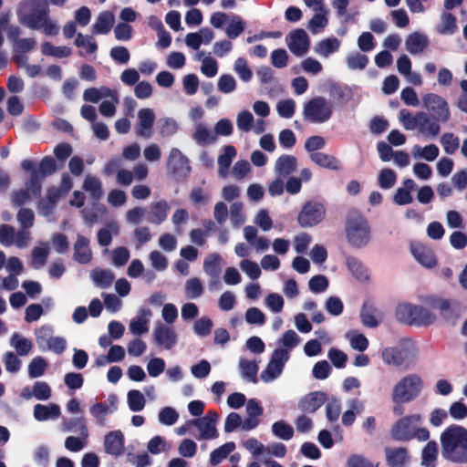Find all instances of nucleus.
Returning <instances> with one entry per match:
<instances>
[{
	"label": "nucleus",
	"instance_id": "nucleus-1",
	"mask_svg": "<svg viewBox=\"0 0 467 467\" xmlns=\"http://www.w3.org/2000/svg\"><path fill=\"white\" fill-rule=\"evenodd\" d=\"M442 457L454 463L467 462V429L457 424L448 426L441 434Z\"/></svg>",
	"mask_w": 467,
	"mask_h": 467
},
{
	"label": "nucleus",
	"instance_id": "nucleus-2",
	"mask_svg": "<svg viewBox=\"0 0 467 467\" xmlns=\"http://www.w3.org/2000/svg\"><path fill=\"white\" fill-rule=\"evenodd\" d=\"M345 230L349 244L355 248H362L370 241V227L368 223L358 211L348 213Z\"/></svg>",
	"mask_w": 467,
	"mask_h": 467
},
{
	"label": "nucleus",
	"instance_id": "nucleus-3",
	"mask_svg": "<svg viewBox=\"0 0 467 467\" xmlns=\"http://www.w3.org/2000/svg\"><path fill=\"white\" fill-rule=\"evenodd\" d=\"M423 389V380L418 374L411 373L400 379L393 387L391 400L400 406L416 400Z\"/></svg>",
	"mask_w": 467,
	"mask_h": 467
},
{
	"label": "nucleus",
	"instance_id": "nucleus-4",
	"mask_svg": "<svg viewBox=\"0 0 467 467\" xmlns=\"http://www.w3.org/2000/svg\"><path fill=\"white\" fill-rule=\"evenodd\" d=\"M396 319L408 326L428 327L436 320V316L421 306L400 304L395 309Z\"/></svg>",
	"mask_w": 467,
	"mask_h": 467
},
{
	"label": "nucleus",
	"instance_id": "nucleus-5",
	"mask_svg": "<svg viewBox=\"0 0 467 467\" xmlns=\"http://www.w3.org/2000/svg\"><path fill=\"white\" fill-rule=\"evenodd\" d=\"M49 15L47 0H24L18 11L19 22L25 26L38 30V25Z\"/></svg>",
	"mask_w": 467,
	"mask_h": 467
},
{
	"label": "nucleus",
	"instance_id": "nucleus-6",
	"mask_svg": "<svg viewBox=\"0 0 467 467\" xmlns=\"http://www.w3.org/2000/svg\"><path fill=\"white\" fill-rule=\"evenodd\" d=\"M303 115L312 123H323L331 118L332 106L324 97H316L305 104Z\"/></svg>",
	"mask_w": 467,
	"mask_h": 467
},
{
	"label": "nucleus",
	"instance_id": "nucleus-7",
	"mask_svg": "<svg viewBox=\"0 0 467 467\" xmlns=\"http://www.w3.org/2000/svg\"><path fill=\"white\" fill-rule=\"evenodd\" d=\"M325 205L317 201H308L304 203L297 215V223L303 228H310L319 224L326 217Z\"/></svg>",
	"mask_w": 467,
	"mask_h": 467
},
{
	"label": "nucleus",
	"instance_id": "nucleus-8",
	"mask_svg": "<svg viewBox=\"0 0 467 467\" xmlns=\"http://www.w3.org/2000/svg\"><path fill=\"white\" fill-rule=\"evenodd\" d=\"M419 414L405 416L398 420L390 429V437L396 441H410L413 439L414 423H420Z\"/></svg>",
	"mask_w": 467,
	"mask_h": 467
},
{
	"label": "nucleus",
	"instance_id": "nucleus-9",
	"mask_svg": "<svg viewBox=\"0 0 467 467\" xmlns=\"http://www.w3.org/2000/svg\"><path fill=\"white\" fill-rule=\"evenodd\" d=\"M426 109L436 121L446 122L450 119L451 113L447 101L441 96L429 93L422 98Z\"/></svg>",
	"mask_w": 467,
	"mask_h": 467
},
{
	"label": "nucleus",
	"instance_id": "nucleus-10",
	"mask_svg": "<svg viewBox=\"0 0 467 467\" xmlns=\"http://www.w3.org/2000/svg\"><path fill=\"white\" fill-rule=\"evenodd\" d=\"M433 306L439 310L443 321L450 326L456 325L463 308L459 301L443 298L437 299Z\"/></svg>",
	"mask_w": 467,
	"mask_h": 467
},
{
	"label": "nucleus",
	"instance_id": "nucleus-11",
	"mask_svg": "<svg viewBox=\"0 0 467 467\" xmlns=\"http://www.w3.org/2000/svg\"><path fill=\"white\" fill-rule=\"evenodd\" d=\"M218 413L215 410H209L205 416L188 421V424L196 426L201 432V439L211 440L218 437L215 427L218 420Z\"/></svg>",
	"mask_w": 467,
	"mask_h": 467
},
{
	"label": "nucleus",
	"instance_id": "nucleus-12",
	"mask_svg": "<svg viewBox=\"0 0 467 467\" xmlns=\"http://www.w3.org/2000/svg\"><path fill=\"white\" fill-rule=\"evenodd\" d=\"M167 166L173 177L177 180L187 177L191 171L188 158L177 148L171 149Z\"/></svg>",
	"mask_w": 467,
	"mask_h": 467
},
{
	"label": "nucleus",
	"instance_id": "nucleus-13",
	"mask_svg": "<svg viewBox=\"0 0 467 467\" xmlns=\"http://www.w3.org/2000/svg\"><path fill=\"white\" fill-rule=\"evenodd\" d=\"M287 47L296 57L306 55L310 47V39L306 32L302 28H296L289 33Z\"/></svg>",
	"mask_w": 467,
	"mask_h": 467
},
{
	"label": "nucleus",
	"instance_id": "nucleus-14",
	"mask_svg": "<svg viewBox=\"0 0 467 467\" xmlns=\"http://www.w3.org/2000/svg\"><path fill=\"white\" fill-rule=\"evenodd\" d=\"M384 451L389 467H406L410 460L406 447H386Z\"/></svg>",
	"mask_w": 467,
	"mask_h": 467
},
{
	"label": "nucleus",
	"instance_id": "nucleus-15",
	"mask_svg": "<svg viewBox=\"0 0 467 467\" xmlns=\"http://www.w3.org/2000/svg\"><path fill=\"white\" fill-rule=\"evenodd\" d=\"M410 251L414 258L424 267L432 268L437 259L431 248L420 243L411 244Z\"/></svg>",
	"mask_w": 467,
	"mask_h": 467
},
{
	"label": "nucleus",
	"instance_id": "nucleus-16",
	"mask_svg": "<svg viewBox=\"0 0 467 467\" xmlns=\"http://www.w3.org/2000/svg\"><path fill=\"white\" fill-rule=\"evenodd\" d=\"M153 338L156 345L165 349H171L177 342V335L174 330L162 324L154 328Z\"/></svg>",
	"mask_w": 467,
	"mask_h": 467
},
{
	"label": "nucleus",
	"instance_id": "nucleus-17",
	"mask_svg": "<svg viewBox=\"0 0 467 467\" xmlns=\"http://www.w3.org/2000/svg\"><path fill=\"white\" fill-rule=\"evenodd\" d=\"M104 448L108 454L118 457L124 452V435L120 431L109 432L104 439Z\"/></svg>",
	"mask_w": 467,
	"mask_h": 467
},
{
	"label": "nucleus",
	"instance_id": "nucleus-18",
	"mask_svg": "<svg viewBox=\"0 0 467 467\" xmlns=\"http://www.w3.org/2000/svg\"><path fill=\"white\" fill-rule=\"evenodd\" d=\"M400 120L406 130L419 128L420 132H424V126L429 121V116L424 112H418L412 116L409 110L403 109L400 111Z\"/></svg>",
	"mask_w": 467,
	"mask_h": 467
},
{
	"label": "nucleus",
	"instance_id": "nucleus-19",
	"mask_svg": "<svg viewBox=\"0 0 467 467\" xmlns=\"http://www.w3.org/2000/svg\"><path fill=\"white\" fill-rule=\"evenodd\" d=\"M327 395L323 391H314L306 394L298 403L299 409L307 413L316 412L326 401Z\"/></svg>",
	"mask_w": 467,
	"mask_h": 467
},
{
	"label": "nucleus",
	"instance_id": "nucleus-20",
	"mask_svg": "<svg viewBox=\"0 0 467 467\" xmlns=\"http://www.w3.org/2000/svg\"><path fill=\"white\" fill-rule=\"evenodd\" d=\"M73 259L80 265H86L91 261L92 252L89 248V240L87 237L78 235L74 244Z\"/></svg>",
	"mask_w": 467,
	"mask_h": 467
},
{
	"label": "nucleus",
	"instance_id": "nucleus-21",
	"mask_svg": "<svg viewBox=\"0 0 467 467\" xmlns=\"http://www.w3.org/2000/svg\"><path fill=\"white\" fill-rule=\"evenodd\" d=\"M139 128L137 134L145 138L151 135V129L155 120V114L150 109H141L138 112Z\"/></svg>",
	"mask_w": 467,
	"mask_h": 467
},
{
	"label": "nucleus",
	"instance_id": "nucleus-22",
	"mask_svg": "<svg viewBox=\"0 0 467 467\" xmlns=\"http://www.w3.org/2000/svg\"><path fill=\"white\" fill-rule=\"evenodd\" d=\"M381 358L386 364L400 367L408 358V350L397 347L385 348L381 352Z\"/></svg>",
	"mask_w": 467,
	"mask_h": 467
},
{
	"label": "nucleus",
	"instance_id": "nucleus-23",
	"mask_svg": "<svg viewBox=\"0 0 467 467\" xmlns=\"http://www.w3.org/2000/svg\"><path fill=\"white\" fill-rule=\"evenodd\" d=\"M236 154L237 150L234 146L226 145L223 147V153L220 154L217 160L220 177L226 178L229 175L231 164Z\"/></svg>",
	"mask_w": 467,
	"mask_h": 467
},
{
	"label": "nucleus",
	"instance_id": "nucleus-24",
	"mask_svg": "<svg viewBox=\"0 0 467 467\" xmlns=\"http://www.w3.org/2000/svg\"><path fill=\"white\" fill-rule=\"evenodd\" d=\"M428 44L427 36L419 32L410 34L405 42L406 49L412 55L421 53Z\"/></svg>",
	"mask_w": 467,
	"mask_h": 467
},
{
	"label": "nucleus",
	"instance_id": "nucleus-25",
	"mask_svg": "<svg viewBox=\"0 0 467 467\" xmlns=\"http://www.w3.org/2000/svg\"><path fill=\"white\" fill-rule=\"evenodd\" d=\"M296 158L293 155L283 154L275 161V171L279 176L286 177L296 170Z\"/></svg>",
	"mask_w": 467,
	"mask_h": 467
},
{
	"label": "nucleus",
	"instance_id": "nucleus-26",
	"mask_svg": "<svg viewBox=\"0 0 467 467\" xmlns=\"http://www.w3.org/2000/svg\"><path fill=\"white\" fill-rule=\"evenodd\" d=\"M377 313L378 310L374 304L369 300L365 301L360 310L362 324L367 327H377L379 324V321L377 318Z\"/></svg>",
	"mask_w": 467,
	"mask_h": 467
},
{
	"label": "nucleus",
	"instance_id": "nucleus-27",
	"mask_svg": "<svg viewBox=\"0 0 467 467\" xmlns=\"http://www.w3.org/2000/svg\"><path fill=\"white\" fill-rule=\"evenodd\" d=\"M60 416V408L57 404L49 406L36 404L34 407V417L38 421H45L50 418L57 419Z\"/></svg>",
	"mask_w": 467,
	"mask_h": 467
},
{
	"label": "nucleus",
	"instance_id": "nucleus-28",
	"mask_svg": "<svg viewBox=\"0 0 467 467\" xmlns=\"http://www.w3.org/2000/svg\"><path fill=\"white\" fill-rule=\"evenodd\" d=\"M90 277L98 287L108 288L112 285L115 275L109 269L95 268L90 272Z\"/></svg>",
	"mask_w": 467,
	"mask_h": 467
},
{
	"label": "nucleus",
	"instance_id": "nucleus-29",
	"mask_svg": "<svg viewBox=\"0 0 467 467\" xmlns=\"http://www.w3.org/2000/svg\"><path fill=\"white\" fill-rule=\"evenodd\" d=\"M311 161L317 165L328 170L337 171L340 169L339 161L333 155L324 152H314L310 154Z\"/></svg>",
	"mask_w": 467,
	"mask_h": 467
},
{
	"label": "nucleus",
	"instance_id": "nucleus-30",
	"mask_svg": "<svg viewBox=\"0 0 467 467\" xmlns=\"http://www.w3.org/2000/svg\"><path fill=\"white\" fill-rule=\"evenodd\" d=\"M115 397H112L110 401L112 409H109L105 403L98 402L90 407L89 411L91 415L96 419V422L99 426H104L106 423V417L109 413H112L116 409Z\"/></svg>",
	"mask_w": 467,
	"mask_h": 467
},
{
	"label": "nucleus",
	"instance_id": "nucleus-31",
	"mask_svg": "<svg viewBox=\"0 0 467 467\" xmlns=\"http://www.w3.org/2000/svg\"><path fill=\"white\" fill-rule=\"evenodd\" d=\"M170 206L162 200L150 204V215L149 221L154 224H160L166 220Z\"/></svg>",
	"mask_w": 467,
	"mask_h": 467
},
{
	"label": "nucleus",
	"instance_id": "nucleus-32",
	"mask_svg": "<svg viewBox=\"0 0 467 467\" xmlns=\"http://www.w3.org/2000/svg\"><path fill=\"white\" fill-rule=\"evenodd\" d=\"M140 316L137 317L136 319L131 320L130 324V330L132 334L140 336L149 330V320L148 317L151 315V312L150 309L142 308L140 311Z\"/></svg>",
	"mask_w": 467,
	"mask_h": 467
},
{
	"label": "nucleus",
	"instance_id": "nucleus-33",
	"mask_svg": "<svg viewBox=\"0 0 467 467\" xmlns=\"http://www.w3.org/2000/svg\"><path fill=\"white\" fill-rule=\"evenodd\" d=\"M457 31L456 16L449 12L442 13L441 23L437 27V32L441 35H452Z\"/></svg>",
	"mask_w": 467,
	"mask_h": 467
},
{
	"label": "nucleus",
	"instance_id": "nucleus-34",
	"mask_svg": "<svg viewBox=\"0 0 467 467\" xmlns=\"http://www.w3.org/2000/svg\"><path fill=\"white\" fill-rule=\"evenodd\" d=\"M114 24V16L111 12L104 11L99 14L97 22L93 25L94 33L108 34Z\"/></svg>",
	"mask_w": 467,
	"mask_h": 467
},
{
	"label": "nucleus",
	"instance_id": "nucleus-35",
	"mask_svg": "<svg viewBox=\"0 0 467 467\" xmlns=\"http://www.w3.org/2000/svg\"><path fill=\"white\" fill-rule=\"evenodd\" d=\"M438 456V444L435 441H430L422 449L421 464L426 467H435Z\"/></svg>",
	"mask_w": 467,
	"mask_h": 467
},
{
	"label": "nucleus",
	"instance_id": "nucleus-36",
	"mask_svg": "<svg viewBox=\"0 0 467 467\" xmlns=\"http://www.w3.org/2000/svg\"><path fill=\"white\" fill-rule=\"evenodd\" d=\"M221 260L222 258L218 254H208L203 262L204 272L213 278H218L221 274Z\"/></svg>",
	"mask_w": 467,
	"mask_h": 467
},
{
	"label": "nucleus",
	"instance_id": "nucleus-37",
	"mask_svg": "<svg viewBox=\"0 0 467 467\" xmlns=\"http://www.w3.org/2000/svg\"><path fill=\"white\" fill-rule=\"evenodd\" d=\"M54 329L51 325H43L35 332L36 341L40 350L45 351V348L53 339Z\"/></svg>",
	"mask_w": 467,
	"mask_h": 467
},
{
	"label": "nucleus",
	"instance_id": "nucleus-38",
	"mask_svg": "<svg viewBox=\"0 0 467 467\" xmlns=\"http://www.w3.org/2000/svg\"><path fill=\"white\" fill-rule=\"evenodd\" d=\"M192 138L199 145L202 146L214 143L217 140L216 135L211 132L202 124L197 125L195 131L192 134Z\"/></svg>",
	"mask_w": 467,
	"mask_h": 467
},
{
	"label": "nucleus",
	"instance_id": "nucleus-39",
	"mask_svg": "<svg viewBox=\"0 0 467 467\" xmlns=\"http://www.w3.org/2000/svg\"><path fill=\"white\" fill-rule=\"evenodd\" d=\"M347 266L351 274L360 281H366L368 279V274L367 268L356 257L349 256L347 258Z\"/></svg>",
	"mask_w": 467,
	"mask_h": 467
},
{
	"label": "nucleus",
	"instance_id": "nucleus-40",
	"mask_svg": "<svg viewBox=\"0 0 467 467\" xmlns=\"http://www.w3.org/2000/svg\"><path fill=\"white\" fill-rule=\"evenodd\" d=\"M339 47L340 41L337 37H330L319 41L315 50L324 57H328L330 54L337 51Z\"/></svg>",
	"mask_w": 467,
	"mask_h": 467
},
{
	"label": "nucleus",
	"instance_id": "nucleus-41",
	"mask_svg": "<svg viewBox=\"0 0 467 467\" xmlns=\"http://www.w3.org/2000/svg\"><path fill=\"white\" fill-rule=\"evenodd\" d=\"M273 434L284 441H289L294 436L293 427L285 420H277L272 425Z\"/></svg>",
	"mask_w": 467,
	"mask_h": 467
},
{
	"label": "nucleus",
	"instance_id": "nucleus-42",
	"mask_svg": "<svg viewBox=\"0 0 467 467\" xmlns=\"http://www.w3.org/2000/svg\"><path fill=\"white\" fill-rule=\"evenodd\" d=\"M235 449V444L233 441H228L219 448L213 450L211 452L210 462L213 465H216L220 463L223 459H225L232 451Z\"/></svg>",
	"mask_w": 467,
	"mask_h": 467
},
{
	"label": "nucleus",
	"instance_id": "nucleus-43",
	"mask_svg": "<svg viewBox=\"0 0 467 467\" xmlns=\"http://www.w3.org/2000/svg\"><path fill=\"white\" fill-rule=\"evenodd\" d=\"M83 189L89 192L91 197L96 200L100 199L103 194L101 182L94 176L88 175L86 177L83 183Z\"/></svg>",
	"mask_w": 467,
	"mask_h": 467
},
{
	"label": "nucleus",
	"instance_id": "nucleus-44",
	"mask_svg": "<svg viewBox=\"0 0 467 467\" xmlns=\"http://www.w3.org/2000/svg\"><path fill=\"white\" fill-rule=\"evenodd\" d=\"M240 368L242 371V375L244 378L247 379L249 381L253 383H257V372L258 366L254 361H249L244 358L240 359L239 362Z\"/></svg>",
	"mask_w": 467,
	"mask_h": 467
},
{
	"label": "nucleus",
	"instance_id": "nucleus-45",
	"mask_svg": "<svg viewBox=\"0 0 467 467\" xmlns=\"http://www.w3.org/2000/svg\"><path fill=\"white\" fill-rule=\"evenodd\" d=\"M47 362L42 357L34 358L28 365V375L31 379H36L44 375Z\"/></svg>",
	"mask_w": 467,
	"mask_h": 467
},
{
	"label": "nucleus",
	"instance_id": "nucleus-46",
	"mask_svg": "<svg viewBox=\"0 0 467 467\" xmlns=\"http://www.w3.org/2000/svg\"><path fill=\"white\" fill-rule=\"evenodd\" d=\"M128 405L131 411H140L145 406V399L143 394L137 389L128 392Z\"/></svg>",
	"mask_w": 467,
	"mask_h": 467
},
{
	"label": "nucleus",
	"instance_id": "nucleus-47",
	"mask_svg": "<svg viewBox=\"0 0 467 467\" xmlns=\"http://www.w3.org/2000/svg\"><path fill=\"white\" fill-rule=\"evenodd\" d=\"M378 181L380 188L390 189L396 183L397 174L393 170L385 168L380 171Z\"/></svg>",
	"mask_w": 467,
	"mask_h": 467
},
{
	"label": "nucleus",
	"instance_id": "nucleus-48",
	"mask_svg": "<svg viewBox=\"0 0 467 467\" xmlns=\"http://www.w3.org/2000/svg\"><path fill=\"white\" fill-rule=\"evenodd\" d=\"M111 93V90L109 88H101V89H98L97 88H88L83 93V99L86 101L98 103L101 98L108 97Z\"/></svg>",
	"mask_w": 467,
	"mask_h": 467
},
{
	"label": "nucleus",
	"instance_id": "nucleus-49",
	"mask_svg": "<svg viewBox=\"0 0 467 467\" xmlns=\"http://www.w3.org/2000/svg\"><path fill=\"white\" fill-rule=\"evenodd\" d=\"M203 292V287L202 282L197 277H192L187 280L185 284V294L188 298H198L202 296Z\"/></svg>",
	"mask_w": 467,
	"mask_h": 467
},
{
	"label": "nucleus",
	"instance_id": "nucleus-50",
	"mask_svg": "<svg viewBox=\"0 0 467 467\" xmlns=\"http://www.w3.org/2000/svg\"><path fill=\"white\" fill-rule=\"evenodd\" d=\"M441 142L444 151L448 154L454 153L460 146L459 138L451 132L444 133L441 136Z\"/></svg>",
	"mask_w": 467,
	"mask_h": 467
},
{
	"label": "nucleus",
	"instance_id": "nucleus-51",
	"mask_svg": "<svg viewBox=\"0 0 467 467\" xmlns=\"http://www.w3.org/2000/svg\"><path fill=\"white\" fill-rule=\"evenodd\" d=\"M234 70L243 81H250L253 77V72L247 65L244 57H238L234 62Z\"/></svg>",
	"mask_w": 467,
	"mask_h": 467
},
{
	"label": "nucleus",
	"instance_id": "nucleus-52",
	"mask_svg": "<svg viewBox=\"0 0 467 467\" xmlns=\"http://www.w3.org/2000/svg\"><path fill=\"white\" fill-rule=\"evenodd\" d=\"M329 282L327 276L323 275H314L308 282L309 289L316 294H319L327 290Z\"/></svg>",
	"mask_w": 467,
	"mask_h": 467
},
{
	"label": "nucleus",
	"instance_id": "nucleus-53",
	"mask_svg": "<svg viewBox=\"0 0 467 467\" xmlns=\"http://www.w3.org/2000/svg\"><path fill=\"white\" fill-rule=\"evenodd\" d=\"M11 341L19 356L27 355L32 348L31 341L27 338L20 337L18 334H15Z\"/></svg>",
	"mask_w": 467,
	"mask_h": 467
},
{
	"label": "nucleus",
	"instance_id": "nucleus-54",
	"mask_svg": "<svg viewBox=\"0 0 467 467\" xmlns=\"http://www.w3.org/2000/svg\"><path fill=\"white\" fill-rule=\"evenodd\" d=\"M244 21L237 16H233V21L226 27V35L229 38L234 39L244 30Z\"/></svg>",
	"mask_w": 467,
	"mask_h": 467
},
{
	"label": "nucleus",
	"instance_id": "nucleus-55",
	"mask_svg": "<svg viewBox=\"0 0 467 467\" xmlns=\"http://www.w3.org/2000/svg\"><path fill=\"white\" fill-rule=\"evenodd\" d=\"M296 104L293 99L280 100L277 103L276 110L280 117L290 119L295 114Z\"/></svg>",
	"mask_w": 467,
	"mask_h": 467
},
{
	"label": "nucleus",
	"instance_id": "nucleus-56",
	"mask_svg": "<svg viewBox=\"0 0 467 467\" xmlns=\"http://www.w3.org/2000/svg\"><path fill=\"white\" fill-rule=\"evenodd\" d=\"M179 418V414L175 409L171 407L163 408L159 413V420L164 425H173Z\"/></svg>",
	"mask_w": 467,
	"mask_h": 467
},
{
	"label": "nucleus",
	"instance_id": "nucleus-57",
	"mask_svg": "<svg viewBox=\"0 0 467 467\" xmlns=\"http://www.w3.org/2000/svg\"><path fill=\"white\" fill-rule=\"evenodd\" d=\"M57 171V163L54 158L50 156L44 157L40 163L37 171L42 177L49 176Z\"/></svg>",
	"mask_w": 467,
	"mask_h": 467
},
{
	"label": "nucleus",
	"instance_id": "nucleus-58",
	"mask_svg": "<svg viewBox=\"0 0 467 467\" xmlns=\"http://www.w3.org/2000/svg\"><path fill=\"white\" fill-rule=\"evenodd\" d=\"M241 269L252 279L256 280L261 275V269L257 263L244 259L240 264Z\"/></svg>",
	"mask_w": 467,
	"mask_h": 467
},
{
	"label": "nucleus",
	"instance_id": "nucleus-59",
	"mask_svg": "<svg viewBox=\"0 0 467 467\" xmlns=\"http://www.w3.org/2000/svg\"><path fill=\"white\" fill-rule=\"evenodd\" d=\"M130 259V251L124 246H119L112 251V263L115 266L125 265Z\"/></svg>",
	"mask_w": 467,
	"mask_h": 467
},
{
	"label": "nucleus",
	"instance_id": "nucleus-60",
	"mask_svg": "<svg viewBox=\"0 0 467 467\" xmlns=\"http://www.w3.org/2000/svg\"><path fill=\"white\" fill-rule=\"evenodd\" d=\"M245 320L252 325L262 326L265 323V314L257 307H250L245 312Z\"/></svg>",
	"mask_w": 467,
	"mask_h": 467
},
{
	"label": "nucleus",
	"instance_id": "nucleus-61",
	"mask_svg": "<svg viewBox=\"0 0 467 467\" xmlns=\"http://www.w3.org/2000/svg\"><path fill=\"white\" fill-rule=\"evenodd\" d=\"M341 405L338 400L333 399L326 405V416L328 421L335 422L338 420Z\"/></svg>",
	"mask_w": 467,
	"mask_h": 467
},
{
	"label": "nucleus",
	"instance_id": "nucleus-62",
	"mask_svg": "<svg viewBox=\"0 0 467 467\" xmlns=\"http://www.w3.org/2000/svg\"><path fill=\"white\" fill-rule=\"evenodd\" d=\"M33 395L38 400H47L51 397V389L47 383L37 381L33 386Z\"/></svg>",
	"mask_w": 467,
	"mask_h": 467
},
{
	"label": "nucleus",
	"instance_id": "nucleus-63",
	"mask_svg": "<svg viewBox=\"0 0 467 467\" xmlns=\"http://www.w3.org/2000/svg\"><path fill=\"white\" fill-rule=\"evenodd\" d=\"M236 88V81L232 75L223 74L219 78L218 89L223 93H231Z\"/></svg>",
	"mask_w": 467,
	"mask_h": 467
},
{
	"label": "nucleus",
	"instance_id": "nucleus-64",
	"mask_svg": "<svg viewBox=\"0 0 467 467\" xmlns=\"http://www.w3.org/2000/svg\"><path fill=\"white\" fill-rule=\"evenodd\" d=\"M3 361L5 363V369L11 373H16L20 369L21 360L11 351H8L4 355Z\"/></svg>",
	"mask_w": 467,
	"mask_h": 467
}]
</instances>
